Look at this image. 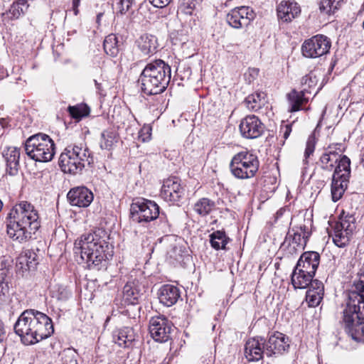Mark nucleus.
<instances>
[{
  "label": "nucleus",
  "mask_w": 364,
  "mask_h": 364,
  "mask_svg": "<svg viewBox=\"0 0 364 364\" xmlns=\"http://www.w3.org/2000/svg\"><path fill=\"white\" fill-rule=\"evenodd\" d=\"M195 6V4L191 0H184L182 7L183 11L186 14H191Z\"/></svg>",
  "instance_id": "obj_47"
},
{
  "label": "nucleus",
  "mask_w": 364,
  "mask_h": 364,
  "mask_svg": "<svg viewBox=\"0 0 364 364\" xmlns=\"http://www.w3.org/2000/svg\"><path fill=\"white\" fill-rule=\"evenodd\" d=\"M53 298H55L59 301L65 300L69 297V292L65 287L60 285H55L51 290Z\"/></svg>",
  "instance_id": "obj_42"
},
{
  "label": "nucleus",
  "mask_w": 364,
  "mask_h": 364,
  "mask_svg": "<svg viewBox=\"0 0 364 364\" xmlns=\"http://www.w3.org/2000/svg\"><path fill=\"white\" fill-rule=\"evenodd\" d=\"M2 155L6 161V172L11 176L16 175L20 167V149L8 147L3 151Z\"/></svg>",
  "instance_id": "obj_23"
},
{
  "label": "nucleus",
  "mask_w": 364,
  "mask_h": 364,
  "mask_svg": "<svg viewBox=\"0 0 364 364\" xmlns=\"http://www.w3.org/2000/svg\"><path fill=\"white\" fill-rule=\"evenodd\" d=\"M6 223L8 235L19 242L31 238L41 227L38 211L27 201H21L10 210Z\"/></svg>",
  "instance_id": "obj_2"
},
{
  "label": "nucleus",
  "mask_w": 364,
  "mask_h": 364,
  "mask_svg": "<svg viewBox=\"0 0 364 364\" xmlns=\"http://www.w3.org/2000/svg\"><path fill=\"white\" fill-rule=\"evenodd\" d=\"M291 132V124H287L281 127L280 132L283 134V137L287 139Z\"/></svg>",
  "instance_id": "obj_50"
},
{
  "label": "nucleus",
  "mask_w": 364,
  "mask_h": 364,
  "mask_svg": "<svg viewBox=\"0 0 364 364\" xmlns=\"http://www.w3.org/2000/svg\"><path fill=\"white\" fill-rule=\"evenodd\" d=\"M259 166L257 157L248 151L235 154L230 164L232 174L239 179H247L255 176Z\"/></svg>",
  "instance_id": "obj_9"
},
{
  "label": "nucleus",
  "mask_w": 364,
  "mask_h": 364,
  "mask_svg": "<svg viewBox=\"0 0 364 364\" xmlns=\"http://www.w3.org/2000/svg\"><path fill=\"white\" fill-rule=\"evenodd\" d=\"M81 0H73V7H78Z\"/></svg>",
  "instance_id": "obj_55"
},
{
  "label": "nucleus",
  "mask_w": 364,
  "mask_h": 364,
  "mask_svg": "<svg viewBox=\"0 0 364 364\" xmlns=\"http://www.w3.org/2000/svg\"><path fill=\"white\" fill-rule=\"evenodd\" d=\"M264 340L262 338H250L245 346V355L249 361H258L264 353Z\"/></svg>",
  "instance_id": "obj_22"
},
{
  "label": "nucleus",
  "mask_w": 364,
  "mask_h": 364,
  "mask_svg": "<svg viewBox=\"0 0 364 364\" xmlns=\"http://www.w3.org/2000/svg\"><path fill=\"white\" fill-rule=\"evenodd\" d=\"M315 274L303 270L302 269H296L294 267L291 274V283L296 289H305L311 287V283L314 281L313 277Z\"/></svg>",
  "instance_id": "obj_27"
},
{
  "label": "nucleus",
  "mask_w": 364,
  "mask_h": 364,
  "mask_svg": "<svg viewBox=\"0 0 364 364\" xmlns=\"http://www.w3.org/2000/svg\"><path fill=\"white\" fill-rule=\"evenodd\" d=\"M316 76L313 75L311 73L305 75L301 79V84L303 85H307L309 88L314 87L316 85Z\"/></svg>",
  "instance_id": "obj_46"
},
{
  "label": "nucleus",
  "mask_w": 364,
  "mask_h": 364,
  "mask_svg": "<svg viewBox=\"0 0 364 364\" xmlns=\"http://www.w3.org/2000/svg\"><path fill=\"white\" fill-rule=\"evenodd\" d=\"M215 205V201L207 198H202L195 203L193 209L200 216H206L213 210Z\"/></svg>",
  "instance_id": "obj_37"
},
{
  "label": "nucleus",
  "mask_w": 364,
  "mask_h": 364,
  "mask_svg": "<svg viewBox=\"0 0 364 364\" xmlns=\"http://www.w3.org/2000/svg\"><path fill=\"white\" fill-rule=\"evenodd\" d=\"M67 198L71 205L80 208L88 207L93 200V193L85 186L71 188L67 194Z\"/></svg>",
  "instance_id": "obj_18"
},
{
  "label": "nucleus",
  "mask_w": 364,
  "mask_h": 364,
  "mask_svg": "<svg viewBox=\"0 0 364 364\" xmlns=\"http://www.w3.org/2000/svg\"><path fill=\"white\" fill-rule=\"evenodd\" d=\"M149 329L154 341L165 343L171 338L173 325L167 318L160 315L150 319Z\"/></svg>",
  "instance_id": "obj_13"
},
{
  "label": "nucleus",
  "mask_w": 364,
  "mask_h": 364,
  "mask_svg": "<svg viewBox=\"0 0 364 364\" xmlns=\"http://www.w3.org/2000/svg\"><path fill=\"white\" fill-rule=\"evenodd\" d=\"M133 0H119L117 4V13L125 14L132 6Z\"/></svg>",
  "instance_id": "obj_45"
},
{
  "label": "nucleus",
  "mask_w": 364,
  "mask_h": 364,
  "mask_svg": "<svg viewBox=\"0 0 364 364\" xmlns=\"http://www.w3.org/2000/svg\"><path fill=\"white\" fill-rule=\"evenodd\" d=\"M0 125L2 128H6L9 127V119L8 118H1L0 119Z\"/></svg>",
  "instance_id": "obj_53"
},
{
  "label": "nucleus",
  "mask_w": 364,
  "mask_h": 364,
  "mask_svg": "<svg viewBox=\"0 0 364 364\" xmlns=\"http://www.w3.org/2000/svg\"><path fill=\"white\" fill-rule=\"evenodd\" d=\"M350 177V160L344 157L332 175L331 196L333 202L339 200L346 190Z\"/></svg>",
  "instance_id": "obj_11"
},
{
  "label": "nucleus",
  "mask_w": 364,
  "mask_h": 364,
  "mask_svg": "<svg viewBox=\"0 0 364 364\" xmlns=\"http://www.w3.org/2000/svg\"><path fill=\"white\" fill-rule=\"evenodd\" d=\"M266 95L262 92H257L251 95H249L245 100V104L246 107L252 111H257L261 109L262 107L266 102L265 100Z\"/></svg>",
  "instance_id": "obj_33"
},
{
  "label": "nucleus",
  "mask_w": 364,
  "mask_h": 364,
  "mask_svg": "<svg viewBox=\"0 0 364 364\" xmlns=\"http://www.w3.org/2000/svg\"><path fill=\"white\" fill-rule=\"evenodd\" d=\"M118 134L112 129L105 130L101 134L100 147L110 150L118 141Z\"/></svg>",
  "instance_id": "obj_36"
},
{
  "label": "nucleus",
  "mask_w": 364,
  "mask_h": 364,
  "mask_svg": "<svg viewBox=\"0 0 364 364\" xmlns=\"http://www.w3.org/2000/svg\"><path fill=\"white\" fill-rule=\"evenodd\" d=\"M61 359L65 364H77L76 359V353L71 349L63 350Z\"/></svg>",
  "instance_id": "obj_43"
},
{
  "label": "nucleus",
  "mask_w": 364,
  "mask_h": 364,
  "mask_svg": "<svg viewBox=\"0 0 364 364\" xmlns=\"http://www.w3.org/2000/svg\"><path fill=\"white\" fill-rule=\"evenodd\" d=\"M324 294L323 284L318 280L314 279L311 283V287L306 291V301L309 306L315 307L319 305Z\"/></svg>",
  "instance_id": "obj_26"
},
{
  "label": "nucleus",
  "mask_w": 364,
  "mask_h": 364,
  "mask_svg": "<svg viewBox=\"0 0 364 364\" xmlns=\"http://www.w3.org/2000/svg\"><path fill=\"white\" fill-rule=\"evenodd\" d=\"M239 129L244 138L256 139L262 134L264 126L258 117L252 114L241 119Z\"/></svg>",
  "instance_id": "obj_16"
},
{
  "label": "nucleus",
  "mask_w": 364,
  "mask_h": 364,
  "mask_svg": "<svg viewBox=\"0 0 364 364\" xmlns=\"http://www.w3.org/2000/svg\"><path fill=\"white\" fill-rule=\"evenodd\" d=\"M48 364H52V363H48Z\"/></svg>",
  "instance_id": "obj_63"
},
{
  "label": "nucleus",
  "mask_w": 364,
  "mask_h": 364,
  "mask_svg": "<svg viewBox=\"0 0 364 364\" xmlns=\"http://www.w3.org/2000/svg\"><path fill=\"white\" fill-rule=\"evenodd\" d=\"M73 11L74 12L75 16H77L79 14L78 7H73Z\"/></svg>",
  "instance_id": "obj_57"
},
{
  "label": "nucleus",
  "mask_w": 364,
  "mask_h": 364,
  "mask_svg": "<svg viewBox=\"0 0 364 364\" xmlns=\"http://www.w3.org/2000/svg\"><path fill=\"white\" fill-rule=\"evenodd\" d=\"M144 291V286L138 279L131 278L123 288V300L127 304H136Z\"/></svg>",
  "instance_id": "obj_19"
},
{
  "label": "nucleus",
  "mask_w": 364,
  "mask_h": 364,
  "mask_svg": "<svg viewBox=\"0 0 364 364\" xmlns=\"http://www.w3.org/2000/svg\"><path fill=\"white\" fill-rule=\"evenodd\" d=\"M294 228L296 229L298 228L304 238L308 240L311 235V232L309 231L308 228L305 225H300L299 226H294Z\"/></svg>",
  "instance_id": "obj_49"
},
{
  "label": "nucleus",
  "mask_w": 364,
  "mask_h": 364,
  "mask_svg": "<svg viewBox=\"0 0 364 364\" xmlns=\"http://www.w3.org/2000/svg\"><path fill=\"white\" fill-rule=\"evenodd\" d=\"M230 239L226 235L225 231L216 230L210 235V242L211 247L215 250H225L226 245Z\"/></svg>",
  "instance_id": "obj_35"
},
{
  "label": "nucleus",
  "mask_w": 364,
  "mask_h": 364,
  "mask_svg": "<svg viewBox=\"0 0 364 364\" xmlns=\"http://www.w3.org/2000/svg\"><path fill=\"white\" fill-rule=\"evenodd\" d=\"M28 0H16L8 11L9 17L14 20L24 15L28 9Z\"/></svg>",
  "instance_id": "obj_34"
},
{
  "label": "nucleus",
  "mask_w": 364,
  "mask_h": 364,
  "mask_svg": "<svg viewBox=\"0 0 364 364\" xmlns=\"http://www.w3.org/2000/svg\"><path fill=\"white\" fill-rule=\"evenodd\" d=\"M354 287L343 306L341 323L353 340L364 343V272L358 274Z\"/></svg>",
  "instance_id": "obj_1"
},
{
  "label": "nucleus",
  "mask_w": 364,
  "mask_h": 364,
  "mask_svg": "<svg viewBox=\"0 0 364 364\" xmlns=\"http://www.w3.org/2000/svg\"><path fill=\"white\" fill-rule=\"evenodd\" d=\"M117 123H120V124H125V122H124V121H123V122H121V121H118V120H117Z\"/></svg>",
  "instance_id": "obj_62"
},
{
  "label": "nucleus",
  "mask_w": 364,
  "mask_h": 364,
  "mask_svg": "<svg viewBox=\"0 0 364 364\" xmlns=\"http://www.w3.org/2000/svg\"><path fill=\"white\" fill-rule=\"evenodd\" d=\"M11 268L4 257L0 258V299L9 293Z\"/></svg>",
  "instance_id": "obj_29"
},
{
  "label": "nucleus",
  "mask_w": 364,
  "mask_h": 364,
  "mask_svg": "<svg viewBox=\"0 0 364 364\" xmlns=\"http://www.w3.org/2000/svg\"><path fill=\"white\" fill-rule=\"evenodd\" d=\"M331 46L328 38L323 35H316L304 42L301 50L305 57L315 58L328 53Z\"/></svg>",
  "instance_id": "obj_12"
},
{
  "label": "nucleus",
  "mask_w": 364,
  "mask_h": 364,
  "mask_svg": "<svg viewBox=\"0 0 364 364\" xmlns=\"http://www.w3.org/2000/svg\"><path fill=\"white\" fill-rule=\"evenodd\" d=\"M355 221L353 215H344L343 212L339 220L332 227L330 235L337 247L343 248L349 244L356 228Z\"/></svg>",
  "instance_id": "obj_10"
},
{
  "label": "nucleus",
  "mask_w": 364,
  "mask_h": 364,
  "mask_svg": "<svg viewBox=\"0 0 364 364\" xmlns=\"http://www.w3.org/2000/svg\"><path fill=\"white\" fill-rule=\"evenodd\" d=\"M28 157L38 162L50 161L55 154V144L47 134L38 133L28 137L25 143Z\"/></svg>",
  "instance_id": "obj_7"
},
{
  "label": "nucleus",
  "mask_w": 364,
  "mask_h": 364,
  "mask_svg": "<svg viewBox=\"0 0 364 364\" xmlns=\"http://www.w3.org/2000/svg\"><path fill=\"white\" fill-rule=\"evenodd\" d=\"M286 340L287 338L282 333L276 332L271 335L267 341H264V353L267 356L282 353L289 346Z\"/></svg>",
  "instance_id": "obj_20"
},
{
  "label": "nucleus",
  "mask_w": 364,
  "mask_h": 364,
  "mask_svg": "<svg viewBox=\"0 0 364 364\" xmlns=\"http://www.w3.org/2000/svg\"><path fill=\"white\" fill-rule=\"evenodd\" d=\"M2 207H3V203H2L1 200H0V211L2 209Z\"/></svg>",
  "instance_id": "obj_61"
},
{
  "label": "nucleus",
  "mask_w": 364,
  "mask_h": 364,
  "mask_svg": "<svg viewBox=\"0 0 364 364\" xmlns=\"http://www.w3.org/2000/svg\"><path fill=\"white\" fill-rule=\"evenodd\" d=\"M315 149V141L314 138L312 136L309 137L306 144V149L304 151V164H307V159L308 158L313 154Z\"/></svg>",
  "instance_id": "obj_44"
},
{
  "label": "nucleus",
  "mask_w": 364,
  "mask_h": 364,
  "mask_svg": "<svg viewBox=\"0 0 364 364\" xmlns=\"http://www.w3.org/2000/svg\"><path fill=\"white\" fill-rule=\"evenodd\" d=\"M5 336L4 325L1 320H0V342L3 341Z\"/></svg>",
  "instance_id": "obj_52"
},
{
  "label": "nucleus",
  "mask_w": 364,
  "mask_h": 364,
  "mask_svg": "<svg viewBox=\"0 0 364 364\" xmlns=\"http://www.w3.org/2000/svg\"><path fill=\"white\" fill-rule=\"evenodd\" d=\"M181 181L176 176L164 180L161 189L160 196L167 202H178L184 195V188Z\"/></svg>",
  "instance_id": "obj_15"
},
{
  "label": "nucleus",
  "mask_w": 364,
  "mask_h": 364,
  "mask_svg": "<svg viewBox=\"0 0 364 364\" xmlns=\"http://www.w3.org/2000/svg\"><path fill=\"white\" fill-rule=\"evenodd\" d=\"M255 18V14L249 6L236 7L232 9L227 15L226 20L228 24L234 28H240L247 26Z\"/></svg>",
  "instance_id": "obj_14"
},
{
  "label": "nucleus",
  "mask_w": 364,
  "mask_h": 364,
  "mask_svg": "<svg viewBox=\"0 0 364 364\" xmlns=\"http://www.w3.org/2000/svg\"><path fill=\"white\" fill-rule=\"evenodd\" d=\"M360 164L363 165V166L364 167V154L361 157V159H360Z\"/></svg>",
  "instance_id": "obj_59"
},
{
  "label": "nucleus",
  "mask_w": 364,
  "mask_h": 364,
  "mask_svg": "<svg viewBox=\"0 0 364 364\" xmlns=\"http://www.w3.org/2000/svg\"><path fill=\"white\" fill-rule=\"evenodd\" d=\"M159 298L161 304L166 306H171L180 298V291L173 285L166 284L161 287Z\"/></svg>",
  "instance_id": "obj_28"
},
{
  "label": "nucleus",
  "mask_w": 364,
  "mask_h": 364,
  "mask_svg": "<svg viewBox=\"0 0 364 364\" xmlns=\"http://www.w3.org/2000/svg\"><path fill=\"white\" fill-rule=\"evenodd\" d=\"M29 257H31V259L33 258V251L31 250H25L22 252L16 259V266L19 269H22L23 272L30 271L33 269L30 267V264L28 263V259Z\"/></svg>",
  "instance_id": "obj_40"
},
{
  "label": "nucleus",
  "mask_w": 364,
  "mask_h": 364,
  "mask_svg": "<svg viewBox=\"0 0 364 364\" xmlns=\"http://www.w3.org/2000/svg\"><path fill=\"white\" fill-rule=\"evenodd\" d=\"M171 77V67L164 60H156L146 65L140 75L139 82L143 93L158 95L166 90Z\"/></svg>",
  "instance_id": "obj_5"
},
{
  "label": "nucleus",
  "mask_w": 364,
  "mask_h": 364,
  "mask_svg": "<svg viewBox=\"0 0 364 364\" xmlns=\"http://www.w3.org/2000/svg\"><path fill=\"white\" fill-rule=\"evenodd\" d=\"M124 114H127L128 116H130L132 117H133V116L127 111H124Z\"/></svg>",
  "instance_id": "obj_60"
},
{
  "label": "nucleus",
  "mask_w": 364,
  "mask_h": 364,
  "mask_svg": "<svg viewBox=\"0 0 364 364\" xmlns=\"http://www.w3.org/2000/svg\"><path fill=\"white\" fill-rule=\"evenodd\" d=\"M285 212H286L285 209H283V208L279 209L275 214L276 220H277L279 218L282 217Z\"/></svg>",
  "instance_id": "obj_54"
},
{
  "label": "nucleus",
  "mask_w": 364,
  "mask_h": 364,
  "mask_svg": "<svg viewBox=\"0 0 364 364\" xmlns=\"http://www.w3.org/2000/svg\"><path fill=\"white\" fill-rule=\"evenodd\" d=\"M134 330L131 327H124L115 331L113 334L114 341L119 346L129 347L135 340Z\"/></svg>",
  "instance_id": "obj_31"
},
{
  "label": "nucleus",
  "mask_w": 364,
  "mask_h": 364,
  "mask_svg": "<svg viewBox=\"0 0 364 364\" xmlns=\"http://www.w3.org/2000/svg\"><path fill=\"white\" fill-rule=\"evenodd\" d=\"M343 0H321L320 10L327 14H333L341 6Z\"/></svg>",
  "instance_id": "obj_41"
},
{
  "label": "nucleus",
  "mask_w": 364,
  "mask_h": 364,
  "mask_svg": "<svg viewBox=\"0 0 364 364\" xmlns=\"http://www.w3.org/2000/svg\"><path fill=\"white\" fill-rule=\"evenodd\" d=\"M278 18L284 23L291 22L301 14V8L295 1H282L277 9Z\"/></svg>",
  "instance_id": "obj_21"
},
{
  "label": "nucleus",
  "mask_w": 364,
  "mask_h": 364,
  "mask_svg": "<svg viewBox=\"0 0 364 364\" xmlns=\"http://www.w3.org/2000/svg\"><path fill=\"white\" fill-rule=\"evenodd\" d=\"M320 262V255L316 252H306L303 253L296 265V269L315 274Z\"/></svg>",
  "instance_id": "obj_25"
},
{
  "label": "nucleus",
  "mask_w": 364,
  "mask_h": 364,
  "mask_svg": "<svg viewBox=\"0 0 364 364\" xmlns=\"http://www.w3.org/2000/svg\"><path fill=\"white\" fill-rule=\"evenodd\" d=\"M130 218L136 223H148L159 218L160 220L168 225V220L164 213L160 215L159 206L154 202L145 198H137L131 204Z\"/></svg>",
  "instance_id": "obj_8"
},
{
  "label": "nucleus",
  "mask_w": 364,
  "mask_h": 364,
  "mask_svg": "<svg viewBox=\"0 0 364 364\" xmlns=\"http://www.w3.org/2000/svg\"><path fill=\"white\" fill-rule=\"evenodd\" d=\"M306 92H309L306 88H304L300 92L292 90L290 93L288 94L291 112L299 111L301 109V106L308 102V97H305Z\"/></svg>",
  "instance_id": "obj_32"
},
{
  "label": "nucleus",
  "mask_w": 364,
  "mask_h": 364,
  "mask_svg": "<svg viewBox=\"0 0 364 364\" xmlns=\"http://www.w3.org/2000/svg\"><path fill=\"white\" fill-rule=\"evenodd\" d=\"M28 263L30 264V267L34 269L38 264L37 262V255L33 252V258L31 259V257H29L28 259Z\"/></svg>",
  "instance_id": "obj_51"
},
{
  "label": "nucleus",
  "mask_w": 364,
  "mask_h": 364,
  "mask_svg": "<svg viewBox=\"0 0 364 364\" xmlns=\"http://www.w3.org/2000/svg\"><path fill=\"white\" fill-rule=\"evenodd\" d=\"M95 82V86H96V88L98 90H100L101 89V84L99 83L96 80H94Z\"/></svg>",
  "instance_id": "obj_56"
},
{
  "label": "nucleus",
  "mask_w": 364,
  "mask_h": 364,
  "mask_svg": "<svg viewBox=\"0 0 364 364\" xmlns=\"http://www.w3.org/2000/svg\"><path fill=\"white\" fill-rule=\"evenodd\" d=\"M15 333L25 345H33L48 338L54 332L51 318L35 309L23 311L14 326Z\"/></svg>",
  "instance_id": "obj_3"
},
{
  "label": "nucleus",
  "mask_w": 364,
  "mask_h": 364,
  "mask_svg": "<svg viewBox=\"0 0 364 364\" xmlns=\"http://www.w3.org/2000/svg\"><path fill=\"white\" fill-rule=\"evenodd\" d=\"M88 148L82 144L68 146L59 157V166L66 173L76 175L81 173L86 164L93 163Z\"/></svg>",
  "instance_id": "obj_6"
},
{
  "label": "nucleus",
  "mask_w": 364,
  "mask_h": 364,
  "mask_svg": "<svg viewBox=\"0 0 364 364\" xmlns=\"http://www.w3.org/2000/svg\"><path fill=\"white\" fill-rule=\"evenodd\" d=\"M102 16V13H100L97 16V21L99 22L100 21L101 17Z\"/></svg>",
  "instance_id": "obj_58"
},
{
  "label": "nucleus",
  "mask_w": 364,
  "mask_h": 364,
  "mask_svg": "<svg viewBox=\"0 0 364 364\" xmlns=\"http://www.w3.org/2000/svg\"><path fill=\"white\" fill-rule=\"evenodd\" d=\"M137 46L144 55H150L156 53L158 46L156 38L150 34H143L136 41Z\"/></svg>",
  "instance_id": "obj_30"
},
{
  "label": "nucleus",
  "mask_w": 364,
  "mask_h": 364,
  "mask_svg": "<svg viewBox=\"0 0 364 364\" xmlns=\"http://www.w3.org/2000/svg\"><path fill=\"white\" fill-rule=\"evenodd\" d=\"M68 110L70 116L77 120H80L82 117H87L90 114V108L83 104L69 106Z\"/></svg>",
  "instance_id": "obj_39"
},
{
  "label": "nucleus",
  "mask_w": 364,
  "mask_h": 364,
  "mask_svg": "<svg viewBox=\"0 0 364 364\" xmlns=\"http://www.w3.org/2000/svg\"><path fill=\"white\" fill-rule=\"evenodd\" d=\"M346 155H339L337 152L329 151L323 153L319 161L317 162L318 166L323 171L331 172L334 171L340 165Z\"/></svg>",
  "instance_id": "obj_24"
},
{
  "label": "nucleus",
  "mask_w": 364,
  "mask_h": 364,
  "mask_svg": "<svg viewBox=\"0 0 364 364\" xmlns=\"http://www.w3.org/2000/svg\"><path fill=\"white\" fill-rule=\"evenodd\" d=\"M172 0H149L154 7L162 9L168 6Z\"/></svg>",
  "instance_id": "obj_48"
},
{
  "label": "nucleus",
  "mask_w": 364,
  "mask_h": 364,
  "mask_svg": "<svg viewBox=\"0 0 364 364\" xmlns=\"http://www.w3.org/2000/svg\"><path fill=\"white\" fill-rule=\"evenodd\" d=\"M306 242L307 240L304 238L299 229L292 228L288 231L281 248L287 255H293L304 250Z\"/></svg>",
  "instance_id": "obj_17"
},
{
  "label": "nucleus",
  "mask_w": 364,
  "mask_h": 364,
  "mask_svg": "<svg viewBox=\"0 0 364 364\" xmlns=\"http://www.w3.org/2000/svg\"><path fill=\"white\" fill-rule=\"evenodd\" d=\"M108 235L105 230L98 228L92 232L82 235L74 244V252L80 254L90 269H100L106 264V260L112 257L107 250Z\"/></svg>",
  "instance_id": "obj_4"
},
{
  "label": "nucleus",
  "mask_w": 364,
  "mask_h": 364,
  "mask_svg": "<svg viewBox=\"0 0 364 364\" xmlns=\"http://www.w3.org/2000/svg\"><path fill=\"white\" fill-rule=\"evenodd\" d=\"M105 53L110 56L114 57L119 52L118 41L114 34L108 35L103 43Z\"/></svg>",
  "instance_id": "obj_38"
}]
</instances>
